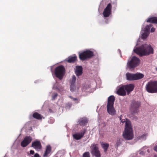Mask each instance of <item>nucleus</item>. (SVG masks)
Returning <instances> with one entry per match:
<instances>
[{
	"label": "nucleus",
	"mask_w": 157,
	"mask_h": 157,
	"mask_svg": "<svg viewBox=\"0 0 157 157\" xmlns=\"http://www.w3.org/2000/svg\"><path fill=\"white\" fill-rule=\"evenodd\" d=\"M135 53L140 56L153 53V49L150 45L145 44L134 50Z\"/></svg>",
	"instance_id": "obj_1"
},
{
	"label": "nucleus",
	"mask_w": 157,
	"mask_h": 157,
	"mask_svg": "<svg viewBox=\"0 0 157 157\" xmlns=\"http://www.w3.org/2000/svg\"><path fill=\"white\" fill-rule=\"evenodd\" d=\"M124 138L126 140L132 139L133 137V131L130 121H127L126 122L125 129L123 133Z\"/></svg>",
	"instance_id": "obj_2"
},
{
	"label": "nucleus",
	"mask_w": 157,
	"mask_h": 157,
	"mask_svg": "<svg viewBox=\"0 0 157 157\" xmlns=\"http://www.w3.org/2000/svg\"><path fill=\"white\" fill-rule=\"evenodd\" d=\"M115 100V98L113 95L110 96L108 99L106 107L107 112L112 115H115L116 113V111L113 106Z\"/></svg>",
	"instance_id": "obj_3"
},
{
	"label": "nucleus",
	"mask_w": 157,
	"mask_h": 157,
	"mask_svg": "<svg viewBox=\"0 0 157 157\" xmlns=\"http://www.w3.org/2000/svg\"><path fill=\"white\" fill-rule=\"evenodd\" d=\"M147 91L149 93H157V81L148 82L146 86Z\"/></svg>",
	"instance_id": "obj_4"
},
{
	"label": "nucleus",
	"mask_w": 157,
	"mask_h": 157,
	"mask_svg": "<svg viewBox=\"0 0 157 157\" xmlns=\"http://www.w3.org/2000/svg\"><path fill=\"white\" fill-rule=\"evenodd\" d=\"M65 69L62 65L57 67L55 69L54 73L56 77L61 79L65 73Z\"/></svg>",
	"instance_id": "obj_5"
},
{
	"label": "nucleus",
	"mask_w": 157,
	"mask_h": 157,
	"mask_svg": "<svg viewBox=\"0 0 157 157\" xmlns=\"http://www.w3.org/2000/svg\"><path fill=\"white\" fill-rule=\"evenodd\" d=\"M127 79L129 81L135 80L143 78L144 75L141 73L132 74L127 73L126 74Z\"/></svg>",
	"instance_id": "obj_6"
},
{
	"label": "nucleus",
	"mask_w": 157,
	"mask_h": 157,
	"mask_svg": "<svg viewBox=\"0 0 157 157\" xmlns=\"http://www.w3.org/2000/svg\"><path fill=\"white\" fill-rule=\"evenodd\" d=\"M140 105V103L138 101L133 100L130 105V110L132 114L137 113L139 111V108Z\"/></svg>",
	"instance_id": "obj_7"
},
{
	"label": "nucleus",
	"mask_w": 157,
	"mask_h": 157,
	"mask_svg": "<svg viewBox=\"0 0 157 157\" xmlns=\"http://www.w3.org/2000/svg\"><path fill=\"white\" fill-rule=\"evenodd\" d=\"M140 62V60L136 56H133L128 62V66L130 68H134L139 65Z\"/></svg>",
	"instance_id": "obj_8"
},
{
	"label": "nucleus",
	"mask_w": 157,
	"mask_h": 157,
	"mask_svg": "<svg viewBox=\"0 0 157 157\" xmlns=\"http://www.w3.org/2000/svg\"><path fill=\"white\" fill-rule=\"evenodd\" d=\"M91 153L92 156L95 157H101V154L99 150L98 145L93 144L90 146Z\"/></svg>",
	"instance_id": "obj_9"
},
{
	"label": "nucleus",
	"mask_w": 157,
	"mask_h": 157,
	"mask_svg": "<svg viewBox=\"0 0 157 157\" xmlns=\"http://www.w3.org/2000/svg\"><path fill=\"white\" fill-rule=\"evenodd\" d=\"M112 5L110 3H109L106 7L103 13L104 17H108L111 13Z\"/></svg>",
	"instance_id": "obj_10"
},
{
	"label": "nucleus",
	"mask_w": 157,
	"mask_h": 157,
	"mask_svg": "<svg viewBox=\"0 0 157 157\" xmlns=\"http://www.w3.org/2000/svg\"><path fill=\"white\" fill-rule=\"evenodd\" d=\"M32 139L30 136H26L21 143V146L23 147L27 146L31 141Z\"/></svg>",
	"instance_id": "obj_11"
},
{
	"label": "nucleus",
	"mask_w": 157,
	"mask_h": 157,
	"mask_svg": "<svg viewBox=\"0 0 157 157\" xmlns=\"http://www.w3.org/2000/svg\"><path fill=\"white\" fill-rule=\"evenodd\" d=\"M117 94L119 95L124 96L126 94V92L125 90L124 85L120 86L117 88Z\"/></svg>",
	"instance_id": "obj_12"
},
{
	"label": "nucleus",
	"mask_w": 157,
	"mask_h": 157,
	"mask_svg": "<svg viewBox=\"0 0 157 157\" xmlns=\"http://www.w3.org/2000/svg\"><path fill=\"white\" fill-rule=\"evenodd\" d=\"M32 147L36 150L40 149L42 148L41 144L40 141H36L33 142L32 144Z\"/></svg>",
	"instance_id": "obj_13"
},
{
	"label": "nucleus",
	"mask_w": 157,
	"mask_h": 157,
	"mask_svg": "<svg viewBox=\"0 0 157 157\" xmlns=\"http://www.w3.org/2000/svg\"><path fill=\"white\" fill-rule=\"evenodd\" d=\"M85 131H84L79 133H77L73 135V138L77 140L80 139L83 137L85 133Z\"/></svg>",
	"instance_id": "obj_14"
},
{
	"label": "nucleus",
	"mask_w": 157,
	"mask_h": 157,
	"mask_svg": "<svg viewBox=\"0 0 157 157\" xmlns=\"http://www.w3.org/2000/svg\"><path fill=\"white\" fill-rule=\"evenodd\" d=\"M124 86L125 90L127 91L128 94L133 90L134 88V86L132 84L124 85Z\"/></svg>",
	"instance_id": "obj_15"
},
{
	"label": "nucleus",
	"mask_w": 157,
	"mask_h": 157,
	"mask_svg": "<svg viewBox=\"0 0 157 157\" xmlns=\"http://www.w3.org/2000/svg\"><path fill=\"white\" fill-rule=\"evenodd\" d=\"M52 151V148L50 145L46 146L45 151L43 155V157H48V155Z\"/></svg>",
	"instance_id": "obj_16"
},
{
	"label": "nucleus",
	"mask_w": 157,
	"mask_h": 157,
	"mask_svg": "<svg viewBox=\"0 0 157 157\" xmlns=\"http://www.w3.org/2000/svg\"><path fill=\"white\" fill-rule=\"evenodd\" d=\"M82 73V68L81 66H77L76 67L75 74L76 75L78 76L81 75Z\"/></svg>",
	"instance_id": "obj_17"
},
{
	"label": "nucleus",
	"mask_w": 157,
	"mask_h": 157,
	"mask_svg": "<svg viewBox=\"0 0 157 157\" xmlns=\"http://www.w3.org/2000/svg\"><path fill=\"white\" fill-rule=\"evenodd\" d=\"M77 60V57L76 56H71L69 57L66 60V61L69 63H74Z\"/></svg>",
	"instance_id": "obj_18"
},
{
	"label": "nucleus",
	"mask_w": 157,
	"mask_h": 157,
	"mask_svg": "<svg viewBox=\"0 0 157 157\" xmlns=\"http://www.w3.org/2000/svg\"><path fill=\"white\" fill-rule=\"evenodd\" d=\"M84 52L88 59L91 58L94 55V52L91 51L86 50Z\"/></svg>",
	"instance_id": "obj_19"
},
{
	"label": "nucleus",
	"mask_w": 157,
	"mask_h": 157,
	"mask_svg": "<svg viewBox=\"0 0 157 157\" xmlns=\"http://www.w3.org/2000/svg\"><path fill=\"white\" fill-rule=\"evenodd\" d=\"M88 122V121L87 119L85 117H83L81 118L79 120V124L81 126H85Z\"/></svg>",
	"instance_id": "obj_20"
},
{
	"label": "nucleus",
	"mask_w": 157,
	"mask_h": 157,
	"mask_svg": "<svg viewBox=\"0 0 157 157\" xmlns=\"http://www.w3.org/2000/svg\"><path fill=\"white\" fill-rule=\"evenodd\" d=\"M84 51L80 53L79 55L80 59L82 61H84L88 59Z\"/></svg>",
	"instance_id": "obj_21"
},
{
	"label": "nucleus",
	"mask_w": 157,
	"mask_h": 157,
	"mask_svg": "<svg viewBox=\"0 0 157 157\" xmlns=\"http://www.w3.org/2000/svg\"><path fill=\"white\" fill-rule=\"evenodd\" d=\"M147 22L157 24V17H154L149 18L147 21Z\"/></svg>",
	"instance_id": "obj_22"
},
{
	"label": "nucleus",
	"mask_w": 157,
	"mask_h": 157,
	"mask_svg": "<svg viewBox=\"0 0 157 157\" xmlns=\"http://www.w3.org/2000/svg\"><path fill=\"white\" fill-rule=\"evenodd\" d=\"M33 117L38 120H40L42 119V116L41 115L37 112L34 113L33 115Z\"/></svg>",
	"instance_id": "obj_23"
},
{
	"label": "nucleus",
	"mask_w": 157,
	"mask_h": 157,
	"mask_svg": "<svg viewBox=\"0 0 157 157\" xmlns=\"http://www.w3.org/2000/svg\"><path fill=\"white\" fill-rule=\"evenodd\" d=\"M109 144L107 143L102 144H101V146L102 148L104 150V151L105 153H106L107 150L109 147Z\"/></svg>",
	"instance_id": "obj_24"
},
{
	"label": "nucleus",
	"mask_w": 157,
	"mask_h": 157,
	"mask_svg": "<svg viewBox=\"0 0 157 157\" xmlns=\"http://www.w3.org/2000/svg\"><path fill=\"white\" fill-rule=\"evenodd\" d=\"M151 24L147 25L144 28V31L149 33V31L151 28Z\"/></svg>",
	"instance_id": "obj_25"
},
{
	"label": "nucleus",
	"mask_w": 157,
	"mask_h": 157,
	"mask_svg": "<svg viewBox=\"0 0 157 157\" xmlns=\"http://www.w3.org/2000/svg\"><path fill=\"white\" fill-rule=\"evenodd\" d=\"M121 144V139H118L116 141L115 146L117 148Z\"/></svg>",
	"instance_id": "obj_26"
},
{
	"label": "nucleus",
	"mask_w": 157,
	"mask_h": 157,
	"mask_svg": "<svg viewBox=\"0 0 157 157\" xmlns=\"http://www.w3.org/2000/svg\"><path fill=\"white\" fill-rule=\"evenodd\" d=\"M149 33L145 32L142 34V39H146L148 36Z\"/></svg>",
	"instance_id": "obj_27"
},
{
	"label": "nucleus",
	"mask_w": 157,
	"mask_h": 157,
	"mask_svg": "<svg viewBox=\"0 0 157 157\" xmlns=\"http://www.w3.org/2000/svg\"><path fill=\"white\" fill-rule=\"evenodd\" d=\"M76 88L75 84H71L70 86V89L71 91H74Z\"/></svg>",
	"instance_id": "obj_28"
},
{
	"label": "nucleus",
	"mask_w": 157,
	"mask_h": 157,
	"mask_svg": "<svg viewBox=\"0 0 157 157\" xmlns=\"http://www.w3.org/2000/svg\"><path fill=\"white\" fill-rule=\"evenodd\" d=\"M76 81V77L75 75L72 76V79L71 82V84H75Z\"/></svg>",
	"instance_id": "obj_29"
},
{
	"label": "nucleus",
	"mask_w": 157,
	"mask_h": 157,
	"mask_svg": "<svg viewBox=\"0 0 157 157\" xmlns=\"http://www.w3.org/2000/svg\"><path fill=\"white\" fill-rule=\"evenodd\" d=\"M90 155L89 152L87 151L83 154L82 157H90Z\"/></svg>",
	"instance_id": "obj_30"
},
{
	"label": "nucleus",
	"mask_w": 157,
	"mask_h": 157,
	"mask_svg": "<svg viewBox=\"0 0 157 157\" xmlns=\"http://www.w3.org/2000/svg\"><path fill=\"white\" fill-rule=\"evenodd\" d=\"M69 97L72 99L73 101H75V103H78L79 102V101L77 98H73L71 96H69Z\"/></svg>",
	"instance_id": "obj_31"
},
{
	"label": "nucleus",
	"mask_w": 157,
	"mask_h": 157,
	"mask_svg": "<svg viewBox=\"0 0 157 157\" xmlns=\"http://www.w3.org/2000/svg\"><path fill=\"white\" fill-rule=\"evenodd\" d=\"M58 94L56 93H54V95L52 96V100H54L57 97Z\"/></svg>",
	"instance_id": "obj_32"
},
{
	"label": "nucleus",
	"mask_w": 157,
	"mask_h": 157,
	"mask_svg": "<svg viewBox=\"0 0 157 157\" xmlns=\"http://www.w3.org/2000/svg\"><path fill=\"white\" fill-rule=\"evenodd\" d=\"M120 119L121 120V122L122 123H124V122H125L126 123V122L127 121H129L128 120H127V119H126V120H125V119H122V118H121V117H120Z\"/></svg>",
	"instance_id": "obj_33"
},
{
	"label": "nucleus",
	"mask_w": 157,
	"mask_h": 157,
	"mask_svg": "<svg viewBox=\"0 0 157 157\" xmlns=\"http://www.w3.org/2000/svg\"><path fill=\"white\" fill-rule=\"evenodd\" d=\"M145 151H141L139 153V154L140 155H144L145 153Z\"/></svg>",
	"instance_id": "obj_34"
},
{
	"label": "nucleus",
	"mask_w": 157,
	"mask_h": 157,
	"mask_svg": "<svg viewBox=\"0 0 157 157\" xmlns=\"http://www.w3.org/2000/svg\"><path fill=\"white\" fill-rule=\"evenodd\" d=\"M34 157H40L39 154L37 153H36L34 155Z\"/></svg>",
	"instance_id": "obj_35"
},
{
	"label": "nucleus",
	"mask_w": 157,
	"mask_h": 157,
	"mask_svg": "<svg viewBox=\"0 0 157 157\" xmlns=\"http://www.w3.org/2000/svg\"><path fill=\"white\" fill-rule=\"evenodd\" d=\"M155 28H152L151 29V32H154L155 31Z\"/></svg>",
	"instance_id": "obj_36"
},
{
	"label": "nucleus",
	"mask_w": 157,
	"mask_h": 157,
	"mask_svg": "<svg viewBox=\"0 0 157 157\" xmlns=\"http://www.w3.org/2000/svg\"><path fill=\"white\" fill-rule=\"evenodd\" d=\"M30 153L31 154L33 155L34 153V151L33 150H31L30 151Z\"/></svg>",
	"instance_id": "obj_37"
},
{
	"label": "nucleus",
	"mask_w": 157,
	"mask_h": 157,
	"mask_svg": "<svg viewBox=\"0 0 157 157\" xmlns=\"http://www.w3.org/2000/svg\"><path fill=\"white\" fill-rule=\"evenodd\" d=\"M154 149L155 151H157V145L154 147Z\"/></svg>",
	"instance_id": "obj_38"
},
{
	"label": "nucleus",
	"mask_w": 157,
	"mask_h": 157,
	"mask_svg": "<svg viewBox=\"0 0 157 157\" xmlns=\"http://www.w3.org/2000/svg\"><path fill=\"white\" fill-rule=\"evenodd\" d=\"M154 157H157V155H155Z\"/></svg>",
	"instance_id": "obj_39"
}]
</instances>
